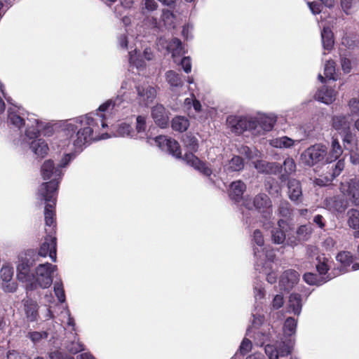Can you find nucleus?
<instances>
[{
  "instance_id": "nucleus-6",
  "label": "nucleus",
  "mask_w": 359,
  "mask_h": 359,
  "mask_svg": "<svg viewBox=\"0 0 359 359\" xmlns=\"http://www.w3.org/2000/svg\"><path fill=\"white\" fill-rule=\"evenodd\" d=\"M242 205L248 210L255 208L265 220L263 226L265 229H269L273 225L271 220L273 216V205L270 198L266 194L260 193L254 198L245 197L243 199Z\"/></svg>"
},
{
  "instance_id": "nucleus-29",
  "label": "nucleus",
  "mask_w": 359,
  "mask_h": 359,
  "mask_svg": "<svg viewBox=\"0 0 359 359\" xmlns=\"http://www.w3.org/2000/svg\"><path fill=\"white\" fill-rule=\"evenodd\" d=\"M351 115H336L332 117V126L339 133L346 132L351 128L352 119Z\"/></svg>"
},
{
  "instance_id": "nucleus-28",
  "label": "nucleus",
  "mask_w": 359,
  "mask_h": 359,
  "mask_svg": "<svg viewBox=\"0 0 359 359\" xmlns=\"http://www.w3.org/2000/svg\"><path fill=\"white\" fill-rule=\"evenodd\" d=\"M254 167L259 172L266 174H276L281 170V166L277 163H269L263 160H255Z\"/></svg>"
},
{
  "instance_id": "nucleus-20",
  "label": "nucleus",
  "mask_w": 359,
  "mask_h": 359,
  "mask_svg": "<svg viewBox=\"0 0 359 359\" xmlns=\"http://www.w3.org/2000/svg\"><path fill=\"white\" fill-rule=\"evenodd\" d=\"M143 57L147 61H151L154 58V54L151 48H146L142 55H137L136 49L129 52L130 65L135 67L139 70H142L146 67V62Z\"/></svg>"
},
{
  "instance_id": "nucleus-32",
  "label": "nucleus",
  "mask_w": 359,
  "mask_h": 359,
  "mask_svg": "<svg viewBox=\"0 0 359 359\" xmlns=\"http://www.w3.org/2000/svg\"><path fill=\"white\" fill-rule=\"evenodd\" d=\"M344 161L343 159H339L334 165V168H332V172L329 173V176H325L324 179H316V184L319 186H325L327 184L330 183L336 177L340 175V173L344 168Z\"/></svg>"
},
{
  "instance_id": "nucleus-4",
  "label": "nucleus",
  "mask_w": 359,
  "mask_h": 359,
  "mask_svg": "<svg viewBox=\"0 0 359 359\" xmlns=\"http://www.w3.org/2000/svg\"><path fill=\"white\" fill-rule=\"evenodd\" d=\"M54 292L57 297L59 302L61 304L57 305L59 309H61L59 320L61 323H65L67 320V324L70 327L69 333L67 334L66 339L62 343V346L69 353L75 354L83 350V344H81L75 332V323L74 319L71 317L70 312L67 306L62 305L65 302L66 297L63 288V285L61 280L55 281L54 283Z\"/></svg>"
},
{
  "instance_id": "nucleus-49",
  "label": "nucleus",
  "mask_w": 359,
  "mask_h": 359,
  "mask_svg": "<svg viewBox=\"0 0 359 359\" xmlns=\"http://www.w3.org/2000/svg\"><path fill=\"white\" fill-rule=\"evenodd\" d=\"M277 214L282 217L289 218L292 214V208L290 203L285 199L280 201L278 208Z\"/></svg>"
},
{
  "instance_id": "nucleus-26",
  "label": "nucleus",
  "mask_w": 359,
  "mask_h": 359,
  "mask_svg": "<svg viewBox=\"0 0 359 359\" xmlns=\"http://www.w3.org/2000/svg\"><path fill=\"white\" fill-rule=\"evenodd\" d=\"M299 275L294 270L285 271L280 276L279 285L281 289L290 290L299 280Z\"/></svg>"
},
{
  "instance_id": "nucleus-31",
  "label": "nucleus",
  "mask_w": 359,
  "mask_h": 359,
  "mask_svg": "<svg viewBox=\"0 0 359 359\" xmlns=\"http://www.w3.org/2000/svg\"><path fill=\"white\" fill-rule=\"evenodd\" d=\"M326 206L331 210L337 212H344L348 207V200L341 196H334L326 199Z\"/></svg>"
},
{
  "instance_id": "nucleus-40",
  "label": "nucleus",
  "mask_w": 359,
  "mask_h": 359,
  "mask_svg": "<svg viewBox=\"0 0 359 359\" xmlns=\"http://www.w3.org/2000/svg\"><path fill=\"white\" fill-rule=\"evenodd\" d=\"M165 80L170 86L172 90L183 86V81L180 74L173 70H169L165 73Z\"/></svg>"
},
{
  "instance_id": "nucleus-59",
  "label": "nucleus",
  "mask_w": 359,
  "mask_h": 359,
  "mask_svg": "<svg viewBox=\"0 0 359 359\" xmlns=\"http://www.w3.org/2000/svg\"><path fill=\"white\" fill-rule=\"evenodd\" d=\"M335 73V65L334 62L332 60H328L326 62L324 67V74L326 78L329 79L335 80L334 77Z\"/></svg>"
},
{
  "instance_id": "nucleus-16",
  "label": "nucleus",
  "mask_w": 359,
  "mask_h": 359,
  "mask_svg": "<svg viewBox=\"0 0 359 359\" xmlns=\"http://www.w3.org/2000/svg\"><path fill=\"white\" fill-rule=\"evenodd\" d=\"M278 226L271 230V240L275 244H287V234H291L290 231L292 227L288 222L283 219H280L277 222Z\"/></svg>"
},
{
  "instance_id": "nucleus-50",
  "label": "nucleus",
  "mask_w": 359,
  "mask_h": 359,
  "mask_svg": "<svg viewBox=\"0 0 359 359\" xmlns=\"http://www.w3.org/2000/svg\"><path fill=\"white\" fill-rule=\"evenodd\" d=\"M342 136V140L344 144V147L346 149L353 151L355 144V135L351 131V128L348 129L346 132H341L339 133Z\"/></svg>"
},
{
  "instance_id": "nucleus-3",
  "label": "nucleus",
  "mask_w": 359,
  "mask_h": 359,
  "mask_svg": "<svg viewBox=\"0 0 359 359\" xmlns=\"http://www.w3.org/2000/svg\"><path fill=\"white\" fill-rule=\"evenodd\" d=\"M250 337L254 339L255 344L262 346L265 344L264 351L269 359H278L290 355L292 349L291 340H275L276 337L273 327L269 325L257 330H252Z\"/></svg>"
},
{
  "instance_id": "nucleus-27",
  "label": "nucleus",
  "mask_w": 359,
  "mask_h": 359,
  "mask_svg": "<svg viewBox=\"0 0 359 359\" xmlns=\"http://www.w3.org/2000/svg\"><path fill=\"white\" fill-rule=\"evenodd\" d=\"M151 116L155 123L161 128H165L168 126V113L162 104H157L152 109Z\"/></svg>"
},
{
  "instance_id": "nucleus-51",
  "label": "nucleus",
  "mask_w": 359,
  "mask_h": 359,
  "mask_svg": "<svg viewBox=\"0 0 359 359\" xmlns=\"http://www.w3.org/2000/svg\"><path fill=\"white\" fill-rule=\"evenodd\" d=\"M115 136L133 137L135 136V132L130 125L123 123L118 125Z\"/></svg>"
},
{
  "instance_id": "nucleus-54",
  "label": "nucleus",
  "mask_w": 359,
  "mask_h": 359,
  "mask_svg": "<svg viewBox=\"0 0 359 359\" xmlns=\"http://www.w3.org/2000/svg\"><path fill=\"white\" fill-rule=\"evenodd\" d=\"M348 224L353 229H359V210L351 209L348 212Z\"/></svg>"
},
{
  "instance_id": "nucleus-61",
  "label": "nucleus",
  "mask_w": 359,
  "mask_h": 359,
  "mask_svg": "<svg viewBox=\"0 0 359 359\" xmlns=\"http://www.w3.org/2000/svg\"><path fill=\"white\" fill-rule=\"evenodd\" d=\"M266 190L271 196H278L280 194V187L276 182H267L266 184Z\"/></svg>"
},
{
  "instance_id": "nucleus-45",
  "label": "nucleus",
  "mask_w": 359,
  "mask_h": 359,
  "mask_svg": "<svg viewBox=\"0 0 359 359\" xmlns=\"http://www.w3.org/2000/svg\"><path fill=\"white\" fill-rule=\"evenodd\" d=\"M171 126L174 130L182 133L188 129L189 121L185 116H178L172 118Z\"/></svg>"
},
{
  "instance_id": "nucleus-58",
  "label": "nucleus",
  "mask_w": 359,
  "mask_h": 359,
  "mask_svg": "<svg viewBox=\"0 0 359 359\" xmlns=\"http://www.w3.org/2000/svg\"><path fill=\"white\" fill-rule=\"evenodd\" d=\"M158 7L155 0H144L142 3V11L144 14L151 13L156 11Z\"/></svg>"
},
{
  "instance_id": "nucleus-42",
  "label": "nucleus",
  "mask_w": 359,
  "mask_h": 359,
  "mask_svg": "<svg viewBox=\"0 0 359 359\" xmlns=\"http://www.w3.org/2000/svg\"><path fill=\"white\" fill-rule=\"evenodd\" d=\"M333 278L331 275H327L326 276H321L320 275H317L313 273H307L304 276V280L306 283L309 285H320L324 283L331 280Z\"/></svg>"
},
{
  "instance_id": "nucleus-30",
  "label": "nucleus",
  "mask_w": 359,
  "mask_h": 359,
  "mask_svg": "<svg viewBox=\"0 0 359 359\" xmlns=\"http://www.w3.org/2000/svg\"><path fill=\"white\" fill-rule=\"evenodd\" d=\"M337 93L332 88L324 86L315 94V98L324 104H330L336 99Z\"/></svg>"
},
{
  "instance_id": "nucleus-18",
  "label": "nucleus",
  "mask_w": 359,
  "mask_h": 359,
  "mask_svg": "<svg viewBox=\"0 0 359 359\" xmlns=\"http://www.w3.org/2000/svg\"><path fill=\"white\" fill-rule=\"evenodd\" d=\"M56 238L54 234L47 233L39 252H36V255H39V259L48 255L52 261L55 262L56 261Z\"/></svg>"
},
{
  "instance_id": "nucleus-12",
  "label": "nucleus",
  "mask_w": 359,
  "mask_h": 359,
  "mask_svg": "<svg viewBox=\"0 0 359 359\" xmlns=\"http://www.w3.org/2000/svg\"><path fill=\"white\" fill-rule=\"evenodd\" d=\"M256 121L253 117H243L231 115L226 118V125L231 132L241 134L245 130L252 132V129L256 127Z\"/></svg>"
},
{
  "instance_id": "nucleus-25",
  "label": "nucleus",
  "mask_w": 359,
  "mask_h": 359,
  "mask_svg": "<svg viewBox=\"0 0 359 359\" xmlns=\"http://www.w3.org/2000/svg\"><path fill=\"white\" fill-rule=\"evenodd\" d=\"M254 255L257 259L256 265L257 266L263 265L268 266L272 262L276 257L275 252L273 250H266L265 248L259 250L258 248H254Z\"/></svg>"
},
{
  "instance_id": "nucleus-57",
  "label": "nucleus",
  "mask_w": 359,
  "mask_h": 359,
  "mask_svg": "<svg viewBox=\"0 0 359 359\" xmlns=\"http://www.w3.org/2000/svg\"><path fill=\"white\" fill-rule=\"evenodd\" d=\"M240 152L250 160H255L259 158L261 156V153L258 149L256 148H250L246 146L241 147Z\"/></svg>"
},
{
  "instance_id": "nucleus-11",
  "label": "nucleus",
  "mask_w": 359,
  "mask_h": 359,
  "mask_svg": "<svg viewBox=\"0 0 359 359\" xmlns=\"http://www.w3.org/2000/svg\"><path fill=\"white\" fill-rule=\"evenodd\" d=\"M48 195L49 194H47V196L43 197L42 195L38 194V198L46 203L44 210L45 223L46 226V231L47 233L54 234L56 226L55 206L56 205L57 195H55L53 198H50V199L48 198H49Z\"/></svg>"
},
{
  "instance_id": "nucleus-53",
  "label": "nucleus",
  "mask_w": 359,
  "mask_h": 359,
  "mask_svg": "<svg viewBox=\"0 0 359 359\" xmlns=\"http://www.w3.org/2000/svg\"><path fill=\"white\" fill-rule=\"evenodd\" d=\"M13 273L14 271L12 264L8 262L4 263L0 271L1 278L4 282H9L12 280Z\"/></svg>"
},
{
  "instance_id": "nucleus-15",
  "label": "nucleus",
  "mask_w": 359,
  "mask_h": 359,
  "mask_svg": "<svg viewBox=\"0 0 359 359\" xmlns=\"http://www.w3.org/2000/svg\"><path fill=\"white\" fill-rule=\"evenodd\" d=\"M159 49H165L166 51L172 54L175 62H177L176 57L184 53L181 41L177 38H173L170 41L165 37H160L157 42Z\"/></svg>"
},
{
  "instance_id": "nucleus-10",
  "label": "nucleus",
  "mask_w": 359,
  "mask_h": 359,
  "mask_svg": "<svg viewBox=\"0 0 359 359\" xmlns=\"http://www.w3.org/2000/svg\"><path fill=\"white\" fill-rule=\"evenodd\" d=\"M327 147L322 144H316L307 148L301 154L302 162L312 166L320 162L326 163Z\"/></svg>"
},
{
  "instance_id": "nucleus-17",
  "label": "nucleus",
  "mask_w": 359,
  "mask_h": 359,
  "mask_svg": "<svg viewBox=\"0 0 359 359\" xmlns=\"http://www.w3.org/2000/svg\"><path fill=\"white\" fill-rule=\"evenodd\" d=\"M154 141L161 149L167 151L177 158H182L180 147L176 140L166 136L159 135L156 137Z\"/></svg>"
},
{
  "instance_id": "nucleus-5",
  "label": "nucleus",
  "mask_w": 359,
  "mask_h": 359,
  "mask_svg": "<svg viewBox=\"0 0 359 359\" xmlns=\"http://www.w3.org/2000/svg\"><path fill=\"white\" fill-rule=\"evenodd\" d=\"M41 174L44 180L50 181L43 182L39 186L38 194L46 197L47 194H49L48 199L57 195L59 184L64 175L63 171L58 166H55L53 161L46 160L41 165Z\"/></svg>"
},
{
  "instance_id": "nucleus-37",
  "label": "nucleus",
  "mask_w": 359,
  "mask_h": 359,
  "mask_svg": "<svg viewBox=\"0 0 359 359\" xmlns=\"http://www.w3.org/2000/svg\"><path fill=\"white\" fill-rule=\"evenodd\" d=\"M43 298L45 302L46 310L44 312H41V318L45 321L50 319H55V316L53 313L50 306V304L55 302L53 295L51 292H46Z\"/></svg>"
},
{
  "instance_id": "nucleus-23",
  "label": "nucleus",
  "mask_w": 359,
  "mask_h": 359,
  "mask_svg": "<svg viewBox=\"0 0 359 359\" xmlns=\"http://www.w3.org/2000/svg\"><path fill=\"white\" fill-rule=\"evenodd\" d=\"M336 258L341 263V266L339 272L335 273L334 276L359 269V264L355 263L351 266V264L353 263V256L350 252L342 251L337 255Z\"/></svg>"
},
{
  "instance_id": "nucleus-52",
  "label": "nucleus",
  "mask_w": 359,
  "mask_h": 359,
  "mask_svg": "<svg viewBox=\"0 0 359 359\" xmlns=\"http://www.w3.org/2000/svg\"><path fill=\"white\" fill-rule=\"evenodd\" d=\"M244 167L243 160L238 156H233L226 165V170L228 171L235 172L240 171Z\"/></svg>"
},
{
  "instance_id": "nucleus-33",
  "label": "nucleus",
  "mask_w": 359,
  "mask_h": 359,
  "mask_svg": "<svg viewBox=\"0 0 359 359\" xmlns=\"http://www.w3.org/2000/svg\"><path fill=\"white\" fill-rule=\"evenodd\" d=\"M49 336L51 337L50 341H51V339H54L56 338V334L53 332L50 328L47 329V330L46 331L42 332H29L27 335V337L31 340V341L34 345L41 344L44 339H46Z\"/></svg>"
},
{
  "instance_id": "nucleus-2",
  "label": "nucleus",
  "mask_w": 359,
  "mask_h": 359,
  "mask_svg": "<svg viewBox=\"0 0 359 359\" xmlns=\"http://www.w3.org/2000/svg\"><path fill=\"white\" fill-rule=\"evenodd\" d=\"M8 122L20 130L24 129L22 146H29L32 151L40 158L48 154V144L39 136L41 132L48 136L52 134L53 127L49 122L13 104L8 109Z\"/></svg>"
},
{
  "instance_id": "nucleus-64",
  "label": "nucleus",
  "mask_w": 359,
  "mask_h": 359,
  "mask_svg": "<svg viewBox=\"0 0 359 359\" xmlns=\"http://www.w3.org/2000/svg\"><path fill=\"white\" fill-rule=\"evenodd\" d=\"M146 128V118L143 116H138L136 118V130L137 133H144Z\"/></svg>"
},
{
  "instance_id": "nucleus-34",
  "label": "nucleus",
  "mask_w": 359,
  "mask_h": 359,
  "mask_svg": "<svg viewBox=\"0 0 359 359\" xmlns=\"http://www.w3.org/2000/svg\"><path fill=\"white\" fill-rule=\"evenodd\" d=\"M343 153L342 148L337 139L332 138L330 150H327L326 163L337 160Z\"/></svg>"
},
{
  "instance_id": "nucleus-46",
  "label": "nucleus",
  "mask_w": 359,
  "mask_h": 359,
  "mask_svg": "<svg viewBox=\"0 0 359 359\" xmlns=\"http://www.w3.org/2000/svg\"><path fill=\"white\" fill-rule=\"evenodd\" d=\"M50 359H74L72 356L62 353L60 350L50 351ZM76 359H95L90 353H82L76 356Z\"/></svg>"
},
{
  "instance_id": "nucleus-47",
  "label": "nucleus",
  "mask_w": 359,
  "mask_h": 359,
  "mask_svg": "<svg viewBox=\"0 0 359 359\" xmlns=\"http://www.w3.org/2000/svg\"><path fill=\"white\" fill-rule=\"evenodd\" d=\"M321 39L323 48L330 50L334 45L333 33L330 27H323L321 32Z\"/></svg>"
},
{
  "instance_id": "nucleus-44",
  "label": "nucleus",
  "mask_w": 359,
  "mask_h": 359,
  "mask_svg": "<svg viewBox=\"0 0 359 359\" xmlns=\"http://www.w3.org/2000/svg\"><path fill=\"white\" fill-rule=\"evenodd\" d=\"M254 297L255 299V305L262 306V300L265 297V290L264 283L262 280L256 279L253 284Z\"/></svg>"
},
{
  "instance_id": "nucleus-62",
  "label": "nucleus",
  "mask_w": 359,
  "mask_h": 359,
  "mask_svg": "<svg viewBox=\"0 0 359 359\" xmlns=\"http://www.w3.org/2000/svg\"><path fill=\"white\" fill-rule=\"evenodd\" d=\"M252 347V344L251 341L244 338L240 345L238 351L242 355H244L251 351Z\"/></svg>"
},
{
  "instance_id": "nucleus-8",
  "label": "nucleus",
  "mask_w": 359,
  "mask_h": 359,
  "mask_svg": "<svg viewBox=\"0 0 359 359\" xmlns=\"http://www.w3.org/2000/svg\"><path fill=\"white\" fill-rule=\"evenodd\" d=\"M183 143L187 149L183 160L187 164L193 167L203 175L206 177L210 176L212 174L211 168L194 155V153L196 152L198 149V143L196 137L191 135H187L183 139Z\"/></svg>"
},
{
  "instance_id": "nucleus-1",
  "label": "nucleus",
  "mask_w": 359,
  "mask_h": 359,
  "mask_svg": "<svg viewBox=\"0 0 359 359\" xmlns=\"http://www.w3.org/2000/svg\"><path fill=\"white\" fill-rule=\"evenodd\" d=\"M136 93V100L140 106L149 107L156 97L157 91L148 82L136 83L130 79L124 80L116 97L102 103L97 110L76 117L66 126L68 134L74 144L80 147L92 140H104L110 136L106 132L109 116L126 107Z\"/></svg>"
},
{
  "instance_id": "nucleus-19",
  "label": "nucleus",
  "mask_w": 359,
  "mask_h": 359,
  "mask_svg": "<svg viewBox=\"0 0 359 359\" xmlns=\"http://www.w3.org/2000/svg\"><path fill=\"white\" fill-rule=\"evenodd\" d=\"M75 118H76L67 120L62 125V130H63V132L65 133V135L66 136L67 139L69 140V144H72V147H73L74 149L75 150V151L74 152H71V153H69V154H66L64 155V156L62 158L60 163L57 165L60 168V169H61V170L63 168H66L69 164V163L76 158V151H81L83 149V147L84 146H86V144H90L93 141H97L98 140H92L90 142L85 143L83 145H82L80 147L76 146L74 144V142H73V141H72V140L71 138V135L69 134H68L67 130L66 129L67 124L68 123H69L71 121H72V120H74Z\"/></svg>"
},
{
  "instance_id": "nucleus-9",
  "label": "nucleus",
  "mask_w": 359,
  "mask_h": 359,
  "mask_svg": "<svg viewBox=\"0 0 359 359\" xmlns=\"http://www.w3.org/2000/svg\"><path fill=\"white\" fill-rule=\"evenodd\" d=\"M39 255L34 250H27L20 252L18 256L16 264L17 278L21 282H29L31 267L37 263H41Z\"/></svg>"
},
{
  "instance_id": "nucleus-14",
  "label": "nucleus",
  "mask_w": 359,
  "mask_h": 359,
  "mask_svg": "<svg viewBox=\"0 0 359 359\" xmlns=\"http://www.w3.org/2000/svg\"><path fill=\"white\" fill-rule=\"evenodd\" d=\"M256 121V127L252 129V133L255 135H260L265 132L271 131L276 121L277 117L273 114H260L258 117L253 118Z\"/></svg>"
},
{
  "instance_id": "nucleus-35",
  "label": "nucleus",
  "mask_w": 359,
  "mask_h": 359,
  "mask_svg": "<svg viewBox=\"0 0 359 359\" xmlns=\"http://www.w3.org/2000/svg\"><path fill=\"white\" fill-rule=\"evenodd\" d=\"M246 189V186L241 180L233 182L230 184L229 196L236 202L239 201L242 198V196Z\"/></svg>"
},
{
  "instance_id": "nucleus-55",
  "label": "nucleus",
  "mask_w": 359,
  "mask_h": 359,
  "mask_svg": "<svg viewBox=\"0 0 359 359\" xmlns=\"http://www.w3.org/2000/svg\"><path fill=\"white\" fill-rule=\"evenodd\" d=\"M161 20H163L164 25L167 27H168V28L174 27L175 15L172 13V11H171L168 9H163L162 15H161Z\"/></svg>"
},
{
  "instance_id": "nucleus-39",
  "label": "nucleus",
  "mask_w": 359,
  "mask_h": 359,
  "mask_svg": "<svg viewBox=\"0 0 359 359\" xmlns=\"http://www.w3.org/2000/svg\"><path fill=\"white\" fill-rule=\"evenodd\" d=\"M299 140H294L287 136H282L280 137L273 138L269 140V144L275 148L279 149H288L291 148Z\"/></svg>"
},
{
  "instance_id": "nucleus-38",
  "label": "nucleus",
  "mask_w": 359,
  "mask_h": 359,
  "mask_svg": "<svg viewBox=\"0 0 359 359\" xmlns=\"http://www.w3.org/2000/svg\"><path fill=\"white\" fill-rule=\"evenodd\" d=\"M262 306L259 304L255 306V309L252 313L253 317L252 322V327L248 330V335L250 334L252 330L260 329L259 326L263 324L264 320V315L262 313Z\"/></svg>"
},
{
  "instance_id": "nucleus-60",
  "label": "nucleus",
  "mask_w": 359,
  "mask_h": 359,
  "mask_svg": "<svg viewBox=\"0 0 359 359\" xmlns=\"http://www.w3.org/2000/svg\"><path fill=\"white\" fill-rule=\"evenodd\" d=\"M252 241L257 245V247H255L254 248H258L259 250L264 248V240L263 234L260 230L256 229L254 231L252 235Z\"/></svg>"
},
{
  "instance_id": "nucleus-36",
  "label": "nucleus",
  "mask_w": 359,
  "mask_h": 359,
  "mask_svg": "<svg viewBox=\"0 0 359 359\" xmlns=\"http://www.w3.org/2000/svg\"><path fill=\"white\" fill-rule=\"evenodd\" d=\"M297 326V320L292 317H288L283 325V337L280 339V341H289L291 340L292 344L293 341L291 339H287V337H291L296 333V329Z\"/></svg>"
},
{
  "instance_id": "nucleus-63",
  "label": "nucleus",
  "mask_w": 359,
  "mask_h": 359,
  "mask_svg": "<svg viewBox=\"0 0 359 359\" xmlns=\"http://www.w3.org/2000/svg\"><path fill=\"white\" fill-rule=\"evenodd\" d=\"M283 168L287 174L294 172L296 169L294 161L292 158H287L283 162Z\"/></svg>"
},
{
  "instance_id": "nucleus-13",
  "label": "nucleus",
  "mask_w": 359,
  "mask_h": 359,
  "mask_svg": "<svg viewBox=\"0 0 359 359\" xmlns=\"http://www.w3.org/2000/svg\"><path fill=\"white\" fill-rule=\"evenodd\" d=\"M340 191L348 201L355 205H359L358 178L353 177L341 182Z\"/></svg>"
},
{
  "instance_id": "nucleus-48",
  "label": "nucleus",
  "mask_w": 359,
  "mask_h": 359,
  "mask_svg": "<svg viewBox=\"0 0 359 359\" xmlns=\"http://www.w3.org/2000/svg\"><path fill=\"white\" fill-rule=\"evenodd\" d=\"M342 11L348 15L355 13L359 8V0H341Z\"/></svg>"
},
{
  "instance_id": "nucleus-56",
  "label": "nucleus",
  "mask_w": 359,
  "mask_h": 359,
  "mask_svg": "<svg viewBox=\"0 0 359 359\" xmlns=\"http://www.w3.org/2000/svg\"><path fill=\"white\" fill-rule=\"evenodd\" d=\"M343 45L350 49L359 46V36L354 34H346L341 39Z\"/></svg>"
},
{
  "instance_id": "nucleus-7",
  "label": "nucleus",
  "mask_w": 359,
  "mask_h": 359,
  "mask_svg": "<svg viewBox=\"0 0 359 359\" xmlns=\"http://www.w3.org/2000/svg\"><path fill=\"white\" fill-rule=\"evenodd\" d=\"M57 270V266L52 264L39 263L34 271L31 273L29 282H25L27 290H33L38 287L48 288L53 283V274Z\"/></svg>"
},
{
  "instance_id": "nucleus-21",
  "label": "nucleus",
  "mask_w": 359,
  "mask_h": 359,
  "mask_svg": "<svg viewBox=\"0 0 359 359\" xmlns=\"http://www.w3.org/2000/svg\"><path fill=\"white\" fill-rule=\"evenodd\" d=\"M313 229L310 225H301L295 232L287 234V245L296 246L302 241H308L312 233Z\"/></svg>"
},
{
  "instance_id": "nucleus-43",
  "label": "nucleus",
  "mask_w": 359,
  "mask_h": 359,
  "mask_svg": "<svg viewBox=\"0 0 359 359\" xmlns=\"http://www.w3.org/2000/svg\"><path fill=\"white\" fill-rule=\"evenodd\" d=\"M316 269L321 276H326L327 272L330 268L331 261L324 255L318 256L316 258Z\"/></svg>"
},
{
  "instance_id": "nucleus-24",
  "label": "nucleus",
  "mask_w": 359,
  "mask_h": 359,
  "mask_svg": "<svg viewBox=\"0 0 359 359\" xmlns=\"http://www.w3.org/2000/svg\"><path fill=\"white\" fill-rule=\"evenodd\" d=\"M287 186V196L290 200L297 205L302 203L303 194L300 182L296 179H290Z\"/></svg>"
},
{
  "instance_id": "nucleus-22",
  "label": "nucleus",
  "mask_w": 359,
  "mask_h": 359,
  "mask_svg": "<svg viewBox=\"0 0 359 359\" xmlns=\"http://www.w3.org/2000/svg\"><path fill=\"white\" fill-rule=\"evenodd\" d=\"M22 311L27 321L29 323L38 321L40 318L38 303L27 297L22 299Z\"/></svg>"
},
{
  "instance_id": "nucleus-41",
  "label": "nucleus",
  "mask_w": 359,
  "mask_h": 359,
  "mask_svg": "<svg viewBox=\"0 0 359 359\" xmlns=\"http://www.w3.org/2000/svg\"><path fill=\"white\" fill-rule=\"evenodd\" d=\"M290 312L294 315L299 316L302 308L301 295L297 293H292L289 298Z\"/></svg>"
}]
</instances>
